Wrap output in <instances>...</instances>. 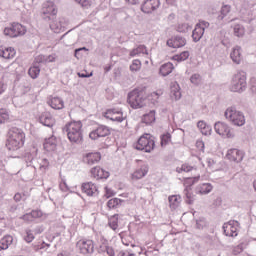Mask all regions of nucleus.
Listing matches in <instances>:
<instances>
[{"instance_id":"nucleus-1","label":"nucleus","mask_w":256,"mask_h":256,"mask_svg":"<svg viewBox=\"0 0 256 256\" xmlns=\"http://www.w3.org/2000/svg\"><path fill=\"white\" fill-rule=\"evenodd\" d=\"M25 145V132L21 129L14 127L8 132V139L6 147L8 151H17Z\"/></svg>"},{"instance_id":"nucleus-2","label":"nucleus","mask_w":256,"mask_h":256,"mask_svg":"<svg viewBox=\"0 0 256 256\" xmlns=\"http://www.w3.org/2000/svg\"><path fill=\"white\" fill-rule=\"evenodd\" d=\"M83 123L81 121H73L67 123L63 131L71 143H81L83 141Z\"/></svg>"},{"instance_id":"nucleus-3","label":"nucleus","mask_w":256,"mask_h":256,"mask_svg":"<svg viewBox=\"0 0 256 256\" xmlns=\"http://www.w3.org/2000/svg\"><path fill=\"white\" fill-rule=\"evenodd\" d=\"M247 89V74L244 71H238L232 76L229 90L232 93H243Z\"/></svg>"},{"instance_id":"nucleus-4","label":"nucleus","mask_w":256,"mask_h":256,"mask_svg":"<svg viewBox=\"0 0 256 256\" xmlns=\"http://www.w3.org/2000/svg\"><path fill=\"white\" fill-rule=\"evenodd\" d=\"M224 116L226 117L227 121L236 127H243V125H245V114L234 107L227 108Z\"/></svg>"},{"instance_id":"nucleus-5","label":"nucleus","mask_w":256,"mask_h":256,"mask_svg":"<svg viewBox=\"0 0 256 256\" xmlns=\"http://www.w3.org/2000/svg\"><path fill=\"white\" fill-rule=\"evenodd\" d=\"M135 149H137V151H144V153H151V151L155 149V140L153 139V136L150 134L142 135L138 139Z\"/></svg>"},{"instance_id":"nucleus-6","label":"nucleus","mask_w":256,"mask_h":256,"mask_svg":"<svg viewBox=\"0 0 256 256\" xmlns=\"http://www.w3.org/2000/svg\"><path fill=\"white\" fill-rule=\"evenodd\" d=\"M128 103L132 109H141V107H145L147 99L143 95V92L133 90L128 94Z\"/></svg>"},{"instance_id":"nucleus-7","label":"nucleus","mask_w":256,"mask_h":256,"mask_svg":"<svg viewBox=\"0 0 256 256\" xmlns=\"http://www.w3.org/2000/svg\"><path fill=\"white\" fill-rule=\"evenodd\" d=\"M6 37L15 39L16 37H22L27 33V28L20 23H12L10 26L4 28L3 31Z\"/></svg>"},{"instance_id":"nucleus-8","label":"nucleus","mask_w":256,"mask_h":256,"mask_svg":"<svg viewBox=\"0 0 256 256\" xmlns=\"http://www.w3.org/2000/svg\"><path fill=\"white\" fill-rule=\"evenodd\" d=\"M211 26V24L205 20H200L193 32H192V39L194 41V43H199V41H201V39H203V35H205V30L209 29V27Z\"/></svg>"},{"instance_id":"nucleus-9","label":"nucleus","mask_w":256,"mask_h":256,"mask_svg":"<svg viewBox=\"0 0 256 256\" xmlns=\"http://www.w3.org/2000/svg\"><path fill=\"white\" fill-rule=\"evenodd\" d=\"M57 6L55 5V3L53 1H46L43 3L42 6V17L43 19H45L46 21H51V19H53V17H55V15H57Z\"/></svg>"},{"instance_id":"nucleus-10","label":"nucleus","mask_w":256,"mask_h":256,"mask_svg":"<svg viewBox=\"0 0 256 256\" xmlns=\"http://www.w3.org/2000/svg\"><path fill=\"white\" fill-rule=\"evenodd\" d=\"M214 130L221 137H226L227 139H233V137H235L233 130H231L229 125L224 122H216L214 125Z\"/></svg>"},{"instance_id":"nucleus-11","label":"nucleus","mask_w":256,"mask_h":256,"mask_svg":"<svg viewBox=\"0 0 256 256\" xmlns=\"http://www.w3.org/2000/svg\"><path fill=\"white\" fill-rule=\"evenodd\" d=\"M223 231L226 237H237L239 231V222L235 220H230L223 225Z\"/></svg>"},{"instance_id":"nucleus-12","label":"nucleus","mask_w":256,"mask_h":256,"mask_svg":"<svg viewBox=\"0 0 256 256\" xmlns=\"http://www.w3.org/2000/svg\"><path fill=\"white\" fill-rule=\"evenodd\" d=\"M109 135H111V129H109V127L105 125H100L95 130L90 132L89 137L90 139L95 141L96 139H99L101 137H107Z\"/></svg>"},{"instance_id":"nucleus-13","label":"nucleus","mask_w":256,"mask_h":256,"mask_svg":"<svg viewBox=\"0 0 256 256\" xmlns=\"http://www.w3.org/2000/svg\"><path fill=\"white\" fill-rule=\"evenodd\" d=\"M104 117L110 121H116L117 123H123L126 117L123 116V112L117 109H109L105 112Z\"/></svg>"},{"instance_id":"nucleus-14","label":"nucleus","mask_w":256,"mask_h":256,"mask_svg":"<svg viewBox=\"0 0 256 256\" xmlns=\"http://www.w3.org/2000/svg\"><path fill=\"white\" fill-rule=\"evenodd\" d=\"M80 253L83 255H88L89 253H93L95 249V244L93 243V240H80L77 243Z\"/></svg>"},{"instance_id":"nucleus-15","label":"nucleus","mask_w":256,"mask_h":256,"mask_svg":"<svg viewBox=\"0 0 256 256\" xmlns=\"http://www.w3.org/2000/svg\"><path fill=\"white\" fill-rule=\"evenodd\" d=\"M161 7V1L159 0H146L141 9L143 13H153V11H157Z\"/></svg>"},{"instance_id":"nucleus-16","label":"nucleus","mask_w":256,"mask_h":256,"mask_svg":"<svg viewBox=\"0 0 256 256\" xmlns=\"http://www.w3.org/2000/svg\"><path fill=\"white\" fill-rule=\"evenodd\" d=\"M226 157L229 159V161H234V163H241V161H243V157H245V154L243 151L233 148L228 150Z\"/></svg>"},{"instance_id":"nucleus-17","label":"nucleus","mask_w":256,"mask_h":256,"mask_svg":"<svg viewBox=\"0 0 256 256\" xmlns=\"http://www.w3.org/2000/svg\"><path fill=\"white\" fill-rule=\"evenodd\" d=\"M149 173V165L143 164L139 168H137L132 174V181H139V179H143Z\"/></svg>"},{"instance_id":"nucleus-18","label":"nucleus","mask_w":256,"mask_h":256,"mask_svg":"<svg viewBox=\"0 0 256 256\" xmlns=\"http://www.w3.org/2000/svg\"><path fill=\"white\" fill-rule=\"evenodd\" d=\"M167 45L173 49H179L187 45V39L182 36H175L174 38L167 40Z\"/></svg>"},{"instance_id":"nucleus-19","label":"nucleus","mask_w":256,"mask_h":256,"mask_svg":"<svg viewBox=\"0 0 256 256\" xmlns=\"http://www.w3.org/2000/svg\"><path fill=\"white\" fill-rule=\"evenodd\" d=\"M82 191L88 197H95V195L99 193L97 189V185H95L93 182H87L82 184Z\"/></svg>"},{"instance_id":"nucleus-20","label":"nucleus","mask_w":256,"mask_h":256,"mask_svg":"<svg viewBox=\"0 0 256 256\" xmlns=\"http://www.w3.org/2000/svg\"><path fill=\"white\" fill-rule=\"evenodd\" d=\"M65 25H66L65 18H58L51 22L50 29L54 33H61L63 31H65Z\"/></svg>"},{"instance_id":"nucleus-21","label":"nucleus","mask_w":256,"mask_h":256,"mask_svg":"<svg viewBox=\"0 0 256 256\" xmlns=\"http://www.w3.org/2000/svg\"><path fill=\"white\" fill-rule=\"evenodd\" d=\"M39 121L44 127H53L55 125V118L49 112H44L39 117Z\"/></svg>"},{"instance_id":"nucleus-22","label":"nucleus","mask_w":256,"mask_h":256,"mask_svg":"<svg viewBox=\"0 0 256 256\" xmlns=\"http://www.w3.org/2000/svg\"><path fill=\"white\" fill-rule=\"evenodd\" d=\"M101 161V154L99 152L88 153L83 157V162L86 165H95V163H99Z\"/></svg>"},{"instance_id":"nucleus-23","label":"nucleus","mask_w":256,"mask_h":256,"mask_svg":"<svg viewBox=\"0 0 256 256\" xmlns=\"http://www.w3.org/2000/svg\"><path fill=\"white\" fill-rule=\"evenodd\" d=\"M91 175L95 179H109V172L105 171L99 166H96L91 169Z\"/></svg>"},{"instance_id":"nucleus-24","label":"nucleus","mask_w":256,"mask_h":256,"mask_svg":"<svg viewBox=\"0 0 256 256\" xmlns=\"http://www.w3.org/2000/svg\"><path fill=\"white\" fill-rule=\"evenodd\" d=\"M230 59L235 63L236 65H241V61H243V56L241 55V47L235 46L231 53H230Z\"/></svg>"},{"instance_id":"nucleus-25","label":"nucleus","mask_w":256,"mask_h":256,"mask_svg":"<svg viewBox=\"0 0 256 256\" xmlns=\"http://www.w3.org/2000/svg\"><path fill=\"white\" fill-rule=\"evenodd\" d=\"M15 55H17V51H15V48H5L3 46H0V57H2L3 59H13Z\"/></svg>"},{"instance_id":"nucleus-26","label":"nucleus","mask_w":256,"mask_h":256,"mask_svg":"<svg viewBox=\"0 0 256 256\" xmlns=\"http://www.w3.org/2000/svg\"><path fill=\"white\" fill-rule=\"evenodd\" d=\"M211 191H213V185H211V183L199 184L195 189V192L198 195H208V193H211Z\"/></svg>"},{"instance_id":"nucleus-27","label":"nucleus","mask_w":256,"mask_h":256,"mask_svg":"<svg viewBox=\"0 0 256 256\" xmlns=\"http://www.w3.org/2000/svg\"><path fill=\"white\" fill-rule=\"evenodd\" d=\"M48 105H50L52 109L61 110L65 107V102L59 97H53L48 101Z\"/></svg>"},{"instance_id":"nucleus-28","label":"nucleus","mask_w":256,"mask_h":256,"mask_svg":"<svg viewBox=\"0 0 256 256\" xmlns=\"http://www.w3.org/2000/svg\"><path fill=\"white\" fill-rule=\"evenodd\" d=\"M44 149L46 151H55L57 149V138L55 136L47 138L44 142Z\"/></svg>"},{"instance_id":"nucleus-29","label":"nucleus","mask_w":256,"mask_h":256,"mask_svg":"<svg viewBox=\"0 0 256 256\" xmlns=\"http://www.w3.org/2000/svg\"><path fill=\"white\" fill-rule=\"evenodd\" d=\"M14 239L11 235H6L0 240V251H5L11 247Z\"/></svg>"},{"instance_id":"nucleus-30","label":"nucleus","mask_w":256,"mask_h":256,"mask_svg":"<svg viewBox=\"0 0 256 256\" xmlns=\"http://www.w3.org/2000/svg\"><path fill=\"white\" fill-rule=\"evenodd\" d=\"M170 97L174 99V101H179V99H181V87L177 82L171 85Z\"/></svg>"},{"instance_id":"nucleus-31","label":"nucleus","mask_w":256,"mask_h":256,"mask_svg":"<svg viewBox=\"0 0 256 256\" xmlns=\"http://www.w3.org/2000/svg\"><path fill=\"white\" fill-rule=\"evenodd\" d=\"M183 194L186 197V203L188 205H192V203L195 201V196L193 195V189L191 188V185L185 187Z\"/></svg>"},{"instance_id":"nucleus-32","label":"nucleus","mask_w":256,"mask_h":256,"mask_svg":"<svg viewBox=\"0 0 256 256\" xmlns=\"http://www.w3.org/2000/svg\"><path fill=\"white\" fill-rule=\"evenodd\" d=\"M173 69H175L173 63H165L160 67V75H162V77H167V75H171V73H173Z\"/></svg>"},{"instance_id":"nucleus-33","label":"nucleus","mask_w":256,"mask_h":256,"mask_svg":"<svg viewBox=\"0 0 256 256\" xmlns=\"http://www.w3.org/2000/svg\"><path fill=\"white\" fill-rule=\"evenodd\" d=\"M137 55H149L147 47L145 45H139L130 52V57H137Z\"/></svg>"},{"instance_id":"nucleus-34","label":"nucleus","mask_w":256,"mask_h":256,"mask_svg":"<svg viewBox=\"0 0 256 256\" xmlns=\"http://www.w3.org/2000/svg\"><path fill=\"white\" fill-rule=\"evenodd\" d=\"M170 209H177L181 204V195H172L168 197Z\"/></svg>"},{"instance_id":"nucleus-35","label":"nucleus","mask_w":256,"mask_h":256,"mask_svg":"<svg viewBox=\"0 0 256 256\" xmlns=\"http://www.w3.org/2000/svg\"><path fill=\"white\" fill-rule=\"evenodd\" d=\"M155 119V110H152L149 113L143 115L142 123H145L146 125H151V123H155Z\"/></svg>"},{"instance_id":"nucleus-36","label":"nucleus","mask_w":256,"mask_h":256,"mask_svg":"<svg viewBox=\"0 0 256 256\" xmlns=\"http://www.w3.org/2000/svg\"><path fill=\"white\" fill-rule=\"evenodd\" d=\"M234 35L236 37H243L245 35V27L243 25L236 23L233 26Z\"/></svg>"},{"instance_id":"nucleus-37","label":"nucleus","mask_w":256,"mask_h":256,"mask_svg":"<svg viewBox=\"0 0 256 256\" xmlns=\"http://www.w3.org/2000/svg\"><path fill=\"white\" fill-rule=\"evenodd\" d=\"M39 73H41V68H39V65L34 64L28 70V74L32 79H37L39 77Z\"/></svg>"},{"instance_id":"nucleus-38","label":"nucleus","mask_w":256,"mask_h":256,"mask_svg":"<svg viewBox=\"0 0 256 256\" xmlns=\"http://www.w3.org/2000/svg\"><path fill=\"white\" fill-rule=\"evenodd\" d=\"M109 227L113 230V231H117L118 227H119V215H114L109 219Z\"/></svg>"},{"instance_id":"nucleus-39","label":"nucleus","mask_w":256,"mask_h":256,"mask_svg":"<svg viewBox=\"0 0 256 256\" xmlns=\"http://www.w3.org/2000/svg\"><path fill=\"white\" fill-rule=\"evenodd\" d=\"M130 71H132V73H137V71H141V60H133L132 64L130 65Z\"/></svg>"},{"instance_id":"nucleus-40","label":"nucleus","mask_w":256,"mask_h":256,"mask_svg":"<svg viewBox=\"0 0 256 256\" xmlns=\"http://www.w3.org/2000/svg\"><path fill=\"white\" fill-rule=\"evenodd\" d=\"M173 59L174 61H178V62L187 61V59H189V51H184L178 55H175Z\"/></svg>"},{"instance_id":"nucleus-41","label":"nucleus","mask_w":256,"mask_h":256,"mask_svg":"<svg viewBox=\"0 0 256 256\" xmlns=\"http://www.w3.org/2000/svg\"><path fill=\"white\" fill-rule=\"evenodd\" d=\"M119 205H121V199L119 198H113L107 202V206L109 207V209H115L119 207Z\"/></svg>"},{"instance_id":"nucleus-42","label":"nucleus","mask_w":256,"mask_h":256,"mask_svg":"<svg viewBox=\"0 0 256 256\" xmlns=\"http://www.w3.org/2000/svg\"><path fill=\"white\" fill-rule=\"evenodd\" d=\"M202 81H203V79L201 78L200 74H193L190 77V82L192 83V85L199 86V85H201Z\"/></svg>"},{"instance_id":"nucleus-43","label":"nucleus","mask_w":256,"mask_h":256,"mask_svg":"<svg viewBox=\"0 0 256 256\" xmlns=\"http://www.w3.org/2000/svg\"><path fill=\"white\" fill-rule=\"evenodd\" d=\"M5 121H9V111L5 108L0 109V123H5Z\"/></svg>"},{"instance_id":"nucleus-44","label":"nucleus","mask_w":256,"mask_h":256,"mask_svg":"<svg viewBox=\"0 0 256 256\" xmlns=\"http://www.w3.org/2000/svg\"><path fill=\"white\" fill-rule=\"evenodd\" d=\"M178 33H187L191 31V26L188 23H181L177 26Z\"/></svg>"},{"instance_id":"nucleus-45","label":"nucleus","mask_w":256,"mask_h":256,"mask_svg":"<svg viewBox=\"0 0 256 256\" xmlns=\"http://www.w3.org/2000/svg\"><path fill=\"white\" fill-rule=\"evenodd\" d=\"M193 166L189 165V164H183L180 168H177V172L178 173H189L190 171H193Z\"/></svg>"},{"instance_id":"nucleus-46","label":"nucleus","mask_w":256,"mask_h":256,"mask_svg":"<svg viewBox=\"0 0 256 256\" xmlns=\"http://www.w3.org/2000/svg\"><path fill=\"white\" fill-rule=\"evenodd\" d=\"M244 249H245V244L241 243V244L233 247L232 253H233V255H239L240 253H243Z\"/></svg>"},{"instance_id":"nucleus-47","label":"nucleus","mask_w":256,"mask_h":256,"mask_svg":"<svg viewBox=\"0 0 256 256\" xmlns=\"http://www.w3.org/2000/svg\"><path fill=\"white\" fill-rule=\"evenodd\" d=\"M75 3L82 6L83 9H89L91 7V0H74Z\"/></svg>"},{"instance_id":"nucleus-48","label":"nucleus","mask_w":256,"mask_h":256,"mask_svg":"<svg viewBox=\"0 0 256 256\" xmlns=\"http://www.w3.org/2000/svg\"><path fill=\"white\" fill-rule=\"evenodd\" d=\"M229 13H231V5H223L221 8V19H223L224 17H227V15H229Z\"/></svg>"},{"instance_id":"nucleus-49","label":"nucleus","mask_w":256,"mask_h":256,"mask_svg":"<svg viewBox=\"0 0 256 256\" xmlns=\"http://www.w3.org/2000/svg\"><path fill=\"white\" fill-rule=\"evenodd\" d=\"M205 227H207V220H205V218H199L196 220L197 229H205Z\"/></svg>"},{"instance_id":"nucleus-50","label":"nucleus","mask_w":256,"mask_h":256,"mask_svg":"<svg viewBox=\"0 0 256 256\" xmlns=\"http://www.w3.org/2000/svg\"><path fill=\"white\" fill-rule=\"evenodd\" d=\"M48 167H49V160L47 159L40 160V164H39L40 171L42 172L47 171Z\"/></svg>"},{"instance_id":"nucleus-51","label":"nucleus","mask_w":256,"mask_h":256,"mask_svg":"<svg viewBox=\"0 0 256 256\" xmlns=\"http://www.w3.org/2000/svg\"><path fill=\"white\" fill-rule=\"evenodd\" d=\"M169 141H171V134L167 133L161 136V146L165 147V145H167V143H169Z\"/></svg>"},{"instance_id":"nucleus-52","label":"nucleus","mask_w":256,"mask_h":256,"mask_svg":"<svg viewBox=\"0 0 256 256\" xmlns=\"http://www.w3.org/2000/svg\"><path fill=\"white\" fill-rule=\"evenodd\" d=\"M49 249V247H51V244H47L45 242H42L38 245H34V251H41V249Z\"/></svg>"},{"instance_id":"nucleus-53","label":"nucleus","mask_w":256,"mask_h":256,"mask_svg":"<svg viewBox=\"0 0 256 256\" xmlns=\"http://www.w3.org/2000/svg\"><path fill=\"white\" fill-rule=\"evenodd\" d=\"M39 63H46V56L45 55H38L34 59V65H39Z\"/></svg>"},{"instance_id":"nucleus-54","label":"nucleus","mask_w":256,"mask_h":256,"mask_svg":"<svg viewBox=\"0 0 256 256\" xmlns=\"http://www.w3.org/2000/svg\"><path fill=\"white\" fill-rule=\"evenodd\" d=\"M35 239L33 232L31 230L26 231L25 241L26 243H31Z\"/></svg>"},{"instance_id":"nucleus-55","label":"nucleus","mask_w":256,"mask_h":256,"mask_svg":"<svg viewBox=\"0 0 256 256\" xmlns=\"http://www.w3.org/2000/svg\"><path fill=\"white\" fill-rule=\"evenodd\" d=\"M161 95H163V90H157V91L151 93V97H152L153 101H157V99H159L161 97Z\"/></svg>"},{"instance_id":"nucleus-56","label":"nucleus","mask_w":256,"mask_h":256,"mask_svg":"<svg viewBox=\"0 0 256 256\" xmlns=\"http://www.w3.org/2000/svg\"><path fill=\"white\" fill-rule=\"evenodd\" d=\"M31 214L32 219H39V217H43V212H41V210H33Z\"/></svg>"},{"instance_id":"nucleus-57","label":"nucleus","mask_w":256,"mask_h":256,"mask_svg":"<svg viewBox=\"0 0 256 256\" xmlns=\"http://www.w3.org/2000/svg\"><path fill=\"white\" fill-rule=\"evenodd\" d=\"M211 131H213L211 126L209 124H206V127L201 131V133L202 135H211Z\"/></svg>"},{"instance_id":"nucleus-58","label":"nucleus","mask_w":256,"mask_h":256,"mask_svg":"<svg viewBox=\"0 0 256 256\" xmlns=\"http://www.w3.org/2000/svg\"><path fill=\"white\" fill-rule=\"evenodd\" d=\"M250 85H251V91L253 93H255V91H256V79H255V77H252L250 79Z\"/></svg>"},{"instance_id":"nucleus-59","label":"nucleus","mask_w":256,"mask_h":256,"mask_svg":"<svg viewBox=\"0 0 256 256\" xmlns=\"http://www.w3.org/2000/svg\"><path fill=\"white\" fill-rule=\"evenodd\" d=\"M21 91H23L22 93L25 94V93H29L31 91V86L29 84L27 85H23L20 87Z\"/></svg>"},{"instance_id":"nucleus-60","label":"nucleus","mask_w":256,"mask_h":256,"mask_svg":"<svg viewBox=\"0 0 256 256\" xmlns=\"http://www.w3.org/2000/svg\"><path fill=\"white\" fill-rule=\"evenodd\" d=\"M60 189L61 191H69V186L67 185V182L65 181L60 182Z\"/></svg>"},{"instance_id":"nucleus-61","label":"nucleus","mask_w":256,"mask_h":256,"mask_svg":"<svg viewBox=\"0 0 256 256\" xmlns=\"http://www.w3.org/2000/svg\"><path fill=\"white\" fill-rule=\"evenodd\" d=\"M23 221H33V215L31 213L22 216Z\"/></svg>"},{"instance_id":"nucleus-62","label":"nucleus","mask_w":256,"mask_h":256,"mask_svg":"<svg viewBox=\"0 0 256 256\" xmlns=\"http://www.w3.org/2000/svg\"><path fill=\"white\" fill-rule=\"evenodd\" d=\"M105 191H106V197L107 199H109V197H113V195H115V192H113V190L109 189V188H105Z\"/></svg>"},{"instance_id":"nucleus-63","label":"nucleus","mask_w":256,"mask_h":256,"mask_svg":"<svg viewBox=\"0 0 256 256\" xmlns=\"http://www.w3.org/2000/svg\"><path fill=\"white\" fill-rule=\"evenodd\" d=\"M55 59H56L55 54L46 56V63H53L55 62Z\"/></svg>"},{"instance_id":"nucleus-64","label":"nucleus","mask_w":256,"mask_h":256,"mask_svg":"<svg viewBox=\"0 0 256 256\" xmlns=\"http://www.w3.org/2000/svg\"><path fill=\"white\" fill-rule=\"evenodd\" d=\"M106 253L108 256H115V250L112 247H106Z\"/></svg>"}]
</instances>
